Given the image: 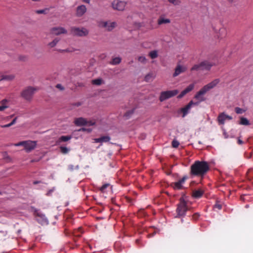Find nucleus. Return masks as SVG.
<instances>
[{"label":"nucleus","instance_id":"f257e3e1","mask_svg":"<svg viewBox=\"0 0 253 253\" xmlns=\"http://www.w3.org/2000/svg\"><path fill=\"white\" fill-rule=\"evenodd\" d=\"M210 166L207 162L196 161L190 167V175L200 176L202 178L210 170Z\"/></svg>","mask_w":253,"mask_h":253},{"label":"nucleus","instance_id":"f03ea898","mask_svg":"<svg viewBox=\"0 0 253 253\" xmlns=\"http://www.w3.org/2000/svg\"><path fill=\"white\" fill-rule=\"evenodd\" d=\"M220 82L219 79H216L212 82L204 85L199 91H198L194 96V98L198 99L200 102L204 101L206 98L202 97V95L205 94L208 91L214 87Z\"/></svg>","mask_w":253,"mask_h":253},{"label":"nucleus","instance_id":"7ed1b4c3","mask_svg":"<svg viewBox=\"0 0 253 253\" xmlns=\"http://www.w3.org/2000/svg\"><path fill=\"white\" fill-rule=\"evenodd\" d=\"M213 64L207 60H205L199 64H195L191 68V71L207 70L210 71Z\"/></svg>","mask_w":253,"mask_h":253},{"label":"nucleus","instance_id":"20e7f679","mask_svg":"<svg viewBox=\"0 0 253 253\" xmlns=\"http://www.w3.org/2000/svg\"><path fill=\"white\" fill-rule=\"evenodd\" d=\"M178 92L177 89L162 91L160 93L159 99L160 102H163L167 99L175 96L178 94Z\"/></svg>","mask_w":253,"mask_h":253},{"label":"nucleus","instance_id":"39448f33","mask_svg":"<svg viewBox=\"0 0 253 253\" xmlns=\"http://www.w3.org/2000/svg\"><path fill=\"white\" fill-rule=\"evenodd\" d=\"M36 88L29 86L23 90L21 93V96L25 100L30 101L33 98V95Z\"/></svg>","mask_w":253,"mask_h":253},{"label":"nucleus","instance_id":"423d86ee","mask_svg":"<svg viewBox=\"0 0 253 253\" xmlns=\"http://www.w3.org/2000/svg\"><path fill=\"white\" fill-rule=\"evenodd\" d=\"M71 33L74 36L84 37L88 34V31L84 28L72 27Z\"/></svg>","mask_w":253,"mask_h":253},{"label":"nucleus","instance_id":"0eeeda50","mask_svg":"<svg viewBox=\"0 0 253 253\" xmlns=\"http://www.w3.org/2000/svg\"><path fill=\"white\" fill-rule=\"evenodd\" d=\"M198 103H199L198 102H193V100H191L188 103L187 105H186L184 107L180 108L177 111V112L178 114L182 113V117H184L189 113V111L192 105H198Z\"/></svg>","mask_w":253,"mask_h":253},{"label":"nucleus","instance_id":"6e6552de","mask_svg":"<svg viewBox=\"0 0 253 253\" xmlns=\"http://www.w3.org/2000/svg\"><path fill=\"white\" fill-rule=\"evenodd\" d=\"M188 210L187 205H177L176 211L177 215L175 217L179 218L184 216L186 212Z\"/></svg>","mask_w":253,"mask_h":253},{"label":"nucleus","instance_id":"1a4fd4ad","mask_svg":"<svg viewBox=\"0 0 253 253\" xmlns=\"http://www.w3.org/2000/svg\"><path fill=\"white\" fill-rule=\"evenodd\" d=\"M194 88V84H189L186 88L182 90L180 93L177 96V99H181L187 93L191 91Z\"/></svg>","mask_w":253,"mask_h":253},{"label":"nucleus","instance_id":"9d476101","mask_svg":"<svg viewBox=\"0 0 253 253\" xmlns=\"http://www.w3.org/2000/svg\"><path fill=\"white\" fill-rule=\"evenodd\" d=\"M112 6L115 9L123 11L126 6V3L122 1H117L116 3L114 1L112 2Z\"/></svg>","mask_w":253,"mask_h":253},{"label":"nucleus","instance_id":"9b49d317","mask_svg":"<svg viewBox=\"0 0 253 253\" xmlns=\"http://www.w3.org/2000/svg\"><path fill=\"white\" fill-rule=\"evenodd\" d=\"M37 145L36 141H26L24 148L26 151L28 152L34 150Z\"/></svg>","mask_w":253,"mask_h":253},{"label":"nucleus","instance_id":"f8f14e48","mask_svg":"<svg viewBox=\"0 0 253 253\" xmlns=\"http://www.w3.org/2000/svg\"><path fill=\"white\" fill-rule=\"evenodd\" d=\"M75 125L77 126H84L87 125V121L84 118L80 117L76 118L74 122Z\"/></svg>","mask_w":253,"mask_h":253},{"label":"nucleus","instance_id":"ddd939ff","mask_svg":"<svg viewBox=\"0 0 253 253\" xmlns=\"http://www.w3.org/2000/svg\"><path fill=\"white\" fill-rule=\"evenodd\" d=\"M186 68L180 65H178L175 69V71L173 74V77H175L180 73H183L186 71Z\"/></svg>","mask_w":253,"mask_h":253},{"label":"nucleus","instance_id":"4468645a","mask_svg":"<svg viewBox=\"0 0 253 253\" xmlns=\"http://www.w3.org/2000/svg\"><path fill=\"white\" fill-rule=\"evenodd\" d=\"M86 11V8L84 5H81L77 8V15L79 17L83 16Z\"/></svg>","mask_w":253,"mask_h":253},{"label":"nucleus","instance_id":"2eb2a0df","mask_svg":"<svg viewBox=\"0 0 253 253\" xmlns=\"http://www.w3.org/2000/svg\"><path fill=\"white\" fill-rule=\"evenodd\" d=\"M204 191L201 189L194 190L192 192V196L196 199L201 198L204 194Z\"/></svg>","mask_w":253,"mask_h":253},{"label":"nucleus","instance_id":"dca6fc26","mask_svg":"<svg viewBox=\"0 0 253 253\" xmlns=\"http://www.w3.org/2000/svg\"><path fill=\"white\" fill-rule=\"evenodd\" d=\"M52 31L54 32L55 34L57 35H60L61 34H66L67 33V31L62 27L53 28Z\"/></svg>","mask_w":253,"mask_h":253},{"label":"nucleus","instance_id":"f3484780","mask_svg":"<svg viewBox=\"0 0 253 253\" xmlns=\"http://www.w3.org/2000/svg\"><path fill=\"white\" fill-rule=\"evenodd\" d=\"M170 186L174 189H182L183 188V186L182 185V183H180L179 181L174 183H171Z\"/></svg>","mask_w":253,"mask_h":253},{"label":"nucleus","instance_id":"a211bd4d","mask_svg":"<svg viewBox=\"0 0 253 253\" xmlns=\"http://www.w3.org/2000/svg\"><path fill=\"white\" fill-rule=\"evenodd\" d=\"M239 124L244 126H248L250 125V121L246 118L241 117H240V121L239 122Z\"/></svg>","mask_w":253,"mask_h":253},{"label":"nucleus","instance_id":"6ab92c4d","mask_svg":"<svg viewBox=\"0 0 253 253\" xmlns=\"http://www.w3.org/2000/svg\"><path fill=\"white\" fill-rule=\"evenodd\" d=\"M225 119L224 112L220 114L217 117L218 122L220 125H223L225 123Z\"/></svg>","mask_w":253,"mask_h":253},{"label":"nucleus","instance_id":"aec40b11","mask_svg":"<svg viewBox=\"0 0 253 253\" xmlns=\"http://www.w3.org/2000/svg\"><path fill=\"white\" fill-rule=\"evenodd\" d=\"M135 110V108H133L132 109L126 111L124 115V117L126 118V119H128L132 114H134V111Z\"/></svg>","mask_w":253,"mask_h":253},{"label":"nucleus","instance_id":"412c9836","mask_svg":"<svg viewBox=\"0 0 253 253\" xmlns=\"http://www.w3.org/2000/svg\"><path fill=\"white\" fill-rule=\"evenodd\" d=\"M170 20L169 19H165L164 17H160L158 20V24L159 25H162L163 24L169 23Z\"/></svg>","mask_w":253,"mask_h":253},{"label":"nucleus","instance_id":"4be33fe9","mask_svg":"<svg viewBox=\"0 0 253 253\" xmlns=\"http://www.w3.org/2000/svg\"><path fill=\"white\" fill-rule=\"evenodd\" d=\"M72 138L71 135H62L60 136L58 139L59 142H66L70 140Z\"/></svg>","mask_w":253,"mask_h":253},{"label":"nucleus","instance_id":"5701e85b","mask_svg":"<svg viewBox=\"0 0 253 253\" xmlns=\"http://www.w3.org/2000/svg\"><path fill=\"white\" fill-rule=\"evenodd\" d=\"M14 76L13 75H2L1 76V80L12 81L14 79Z\"/></svg>","mask_w":253,"mask_h":253},{"label":"nucleus","instance_id":"b1692460","mask_svg":"<svg viewBox=\"0 0 253 253\" xmlns=\"http://www.w3.org/2000/svg\"><path fill=\"white\" fill-rule=\"evenodd\" d=\"M226 36V30L224 28L219 29L218 38L222 39Z\"/></svg>","mask_w":253,"mask_h":253},{"label":"nucleus","instance_id":"393cba45","mask_svg":"<svg viewBox=\"0 0 253 253\" xmlns=\"http://www.w3.org/2000/svg\"><path fill=\"white\" fill-rule=\"evenodd\" d=\"M103 82V81L102 79L98 78V79L92 80V84L96 85H100L102 84Z\"/></svg>","mask_w":253,"mask_h":253},{"label":"nucleus","instance_id":"a878e982","mask_svg":"<svg viewBox=\"0 0 253 253\" xmlns=\"http://www.w3.org/2000/svg\"><path fill=\"white\" fill-rule=\"evenodd\" d=\"M149 55L152 59H155L158 56V51L157 50H152L149 53Z\"/></svg>","mask_w":253,"mask_h":253},{"label":"nucleus","instance_id":"bb28decb","mask_svg":"<svg viewBox=\"0 0 253 253\" xmlns=\"http://www.w3.org/2000/svg\"><path fill=\"white\" fill-rule=\"evenodd\" d=\"M121 58L119 57H115L112 59L111 63L113 65L119 64L121 62Z\"/></svg>","mask_w":253,"mask_h":253},{"label":"nucleus","instance_id":"cd10ccee","mask_svg":"<svg viewBox=\"0 0 253 253\" xmlns=\"http://www.w3.org/2000/svg\"><path fill=\"white\" fill-rule=\"evenodd\" d=\"M116 23L115 22H111L110 25L107 26V30L108 31H111L116 26Z\"/></svg>","mask_w":253,"mask_h":253},{"label":"nucleus","instance_id":"c85d7f7f","mask_svg":"<svg viewBox=\"0 0 253 253\" xmlns=\"http://www.w3.org/2000/svg\"><path fill=\"white\" fill-rule=\"evenodd\" d=\"M58 42H59V40H58L57 39H55L51 42H50L48 43V45L50 47H53L56 45V44L58 43Z\"/></svg>","mask_w":253,"mask_h":253},{"label":"nucleus","instance_id":"c756f323","mask_svg":"<svg viewBox=\"0 0 253 253\" xmlns=\"http://www.w3.org/2000/svg\"><path fill=\"white\" fill-rule=\"evenodd\" d=\"M78 131H85L88 133H90L92 131V129L91 128H86L84 127L81 128L77 130Z\"/></svg>","mask_w":253,"mask_h":253},{"label":"nucleus","instance_id":"7c9ffc66","mask_svg":"<svg viewBox=\"0 0 253 253\" xmlns=\"http://www.w3.org/2000/svg\"><path fill=\"white\" fill-rule=\"evenodd\" d=\"M49 9L48 8H44L43 9H40V10H37L36 11V13H37V14H46L47 13V12L48 11Z\"/></svg>","mask_w":253,"mask_h":253},{"label":"nucleus","instance_id":"2f4dec72","mask_svg":"<svg viewBox=\"0 0 253 253\" xmlns=\"http://www.w3.org/2000/svg\"><path fill=\"white\" fill-rule=\"evenodd\" d=\"M60 149L63 154H67L69 151V149L65 146H60Z\"/></svg>","mask_w":253,"mask_h":253},{"label":"nucleus","instance_id":"473e14b6","mask_svg":"<svg viewBox=\"0 0 253 253\" xmlns=\"http://www.w3.org/2000/svg\"><path fill=\"white\" fill-rule=\"evenodd\" d=\"M101 142H107L110 140V137L109 136H103L101 137Z\"/></svg>","mask_w":253,"mask_h":253},{"label":"nucleus","instance_id":"72a5a7b5","mask_svg":"<svg viewBox=\"0 0 253 253\" xmlns=\"http://www.w3.org/2000/svg\"><path fill=\"white\" fill-rule=\"evenodd\" d=\"M235 111L237 114H241L244 113L245 110L239 107H236L235 109Z\"/></svg>","mask_w":253,"mask_h":253},{"label":"nucleus","instance_id":"f704fd0d","mask_svg":"<svg viewBox=\"0 0 253 253\" xmlns=\"http://www.w3.org/2000/svg\"><path fill=\"white\" fill-rule=\"evenodd\" d=\"M168 1L175 5H179L181 3V1L180 0H168Z\"/></svg>","mask_w":253,"mask_h":253},{"label":"nucleus","instance_id":"c9c22d12","mask_svg":"<svg viewBox=\"0 0 253 253\" xmlns=\"http://www.w3.org/2000/svg\"><path fill=\"white\" fill-rule=\"evenodd\" d=\"M178 205H187V202L185 201L183 197H181L179 199V203Z\"/></svg>","mask_w":253,"mask_h":253},{"label":"nucleus","instance_id":"e433bc0d","mask_svg":"<svg viewBox=\"0 0 253 253\" xmlns=\"http://www.w3.org/2000/svg\"><path fill=\"white\" fill-rule=\"evenodd\" d=\"M18 60L20 61L25 62L27 60V57L25 55H19L18 56Z\"/></svg>","mask_w":253,"mask_h":253},{"label":"nucleus","instance_id":"4c0bfd02","mask_svg":"<svg viewBox=\"0 0 253 253\" xmlns=\"http://www.w3.org/2000/svg\"><path fill=\"white\" fill-rule=\"evenodd\" d=\"M110 185V184L109 183H106V184H103L100 188V190L101 191V192L102 193H104L105 191V189L108 187Z\"/></svg>","mask_w":253,"mask_h":253},{"label":"nucleus","instance_id":"58836bf2","mask_svg":"<svg viewBox=\"0 0 253 253\" xmlns=\"http://www.w3.org/2000/svg\"><path fill=\"white\" fill-rule=\"evenodd\" d=\"M179 145V143L178 141L176 140H173L172 141V146L173 147V148H177L178 147Z\"/></svg>","mask_w":253,"mask_h":253},{"label":"nucleus","instance_id":"ea45409f","mask_svg":"<svg viewBox=\"0 0 253 253\" xmlns=\"http://www.w3.org/2000/svg\"><path fill=\"white\" fill-rule=\"evenodd\" d=\"M3 158L5 160L10 161L11 158L8 155L7 152L5 151L2 153Z\"/></svg>","mask_w":253,"mask_h":253},{"label":"nucleus","instance_id":"a19ab883","mask_svg":"<svg viewBox=\"0 0 253 253\" xmlns=\"http://www.w3.org/2000/svg\"><path fill=\"white\" fill-rule=\"evenodd\" d=\"M138 60L139 62L143 63H145L146 62V58L145 56H139Z\"/></svg>","mask_w":253,"mask_h":253},{"label":"nucleus","instance_id":"79ce46f5","mask_svg":"<svg viewBox=\"0 0 253 253\" xmlns=\"http://www.w3.org/2000/svg\"><path fill=\"white\" fill-rule=\"evenodd\" d=\"M200 214L198 212H196L193 214L192 216V218L194 220H197L199 217H200Z\"/></svg>","mask_w":253,"mask_h":253},{"label":"nucleus","instance_id":"37998d69","mask_svg":"<svg viewBox=\"0 0 253 253\" xmlns=\"http://www.w3.org/2000/svg\"><path fill=\"white\" fill-rule=\"evenodd\" d=\"M214 208H217L218 210H221L222 208V205L219 204L218 201H216V204L214 206Z\"/></svg>","mask_w":253,"mask_h":253},{"label":"nucleus","instance_id":"c03bdc74","mask_svg":"<svg viewBox=\"0 0 253 253\" xmlns=\"http://www.w3.org/2000/svg\"><path fill=\"white\" fill-rule=\"evenodd\" d=\"M152 77V74L149 73L147 75H146L145 77V81L146 82H149L150 79Z\"/></svg>","mask_w":253,"mask_h":253},{"label":"nucleus","instance_id":"a18cd8bd","mask_svg":"<svg viewBox=\"0 0 253 253\" xmlns=\"http://www.w3.org/2000/svg\"><path fill=\"white\" fill-rule=\"evenodd\" d=\"M187 178L188 176L187 175H184L181 179L179 180V181L182 184Z\"/></svg>","mask_w":253,"mask_h":253},{"label":"nucleus","instance_id":"49530a36","mask_svg":"<svg viewBox=\"0 0 253 253\" xmlns=\"http://www.w3.org/2000/svg\"><path fill=\"white\" fill-rule=\"evenodd\" d=\"M95 124H96L95 122L90 121H87V125H88L89 126H92L95 125Z\"/></svg>","mask_w":253,"mask_h":253},{"label":"nucleus","instance_id":"de8ad7c7","mask_svg":"<svg viewBox=\"0 0 253 253\" xmlns=\"http://www.w3.org/2000/svg\"><path fill=\"white\" fill-rule=\"evenodd\" d=\"M56 87L60 89L61 90H63L64 89V87L61 84H57L56 85Z\"/></svg>","mask_w":253,"mask_h":253},{"label":"nucleus","instance_id":"09e8293b","mask_svg":"<svg viewBox=\"0 0 253 253\" xmlns=\"http://www.w3.org/2000/svg\"><path fill=\"white\" fill-rule=\"evenodd\" d=\"M26 143V141H21V142H19L17 144H15V145L16 146H20V145H22V146H24V147H25V144Z\"/></svg>","mask_w":253,"mask_h":253},{"label":"nucleus","instance_id":"8fccbe9b","mask_svg":"<svg viewBox=\"0 0 253 253\" xmlns=\"http://www.w3.org/2000/svg\"><path fill=\"white\" fill-rule=\"evenodd\" d=\"M12 125H11L10 123L8 124L5 125H1L0 126V127L1 128H5V127H8L11 126Z\"/></svg>","mask_w":253,"mask_h":253},{"label":"nucleus","instance_id":"3c124183","mask_svg":"<svg viewBox=\"0 0 253 253\" xmlns=\"http://www.w3.org/2000/svg\"><path fill=\"white\" fill-rule=\"evenodd\" d=\"M7 100L6 99H2L1 101H0V104H2V105H5V103L6 102H7Z\"/></svg>","mask_w":253,"mask_h":253},{"label":"nucleus","instance_id":"603ef678","mask_svg":"<svg viewBox=\"0 0 253 253\" xmlns=\"http://www.w3.org/2000/svg\"><path fill=\"white\" fill-rule=\"evenodd\" d=\"M8 107L6 105H2L0 106V111H3L5 109L7 108Z\"/></svg>","mask_w":253,"mask_h":253},{"label":"nucleus","instance_id":"864d4df0","mask_svg":"<svg viewBox=\"0 0 253 253\" xmlns=\"http://www.w3.org/2000/svg\"><path fill=\"white\" fill-rule=\"evenodd\" d=\"M81 104H82V103L81 102H78L73 104L72 105L75 106L79 107V106H81Z\"/></svg>","mask_w":253,"mask_h":253},{"label":"nucleus","instance_id":"5fc2aeb1","mask_svg":"<svg viewBox=\"0 0 253 253\" xmlns=\"http://www.w3.org/2000/svg\"><path fill=\"white\" fill-rule=\"evenodd\" d=\"M224 117H225V119H228V120H232V117L230 116H229V115H226L224 114Z\"/></svg>","mask_w":253,"mask_h":253},{"label":"nucleus","instance_id":"6e6d98bb","mask_svg":"<svg viewBox=\"0 0 253 253\" xmlns=\"http://www.w3.org/2000/svg\"><path fill=\"white\" fill-rule=\"evenodd\" d=\"M17 119V117H16L12 121V122L10 123L11 125H14L16 122V120Z\"/></svg>","mask_w":253,"mask_h":253},{"label":"nucleus","instance_id":"4d7b16f0","mask_svg":"<svg viewBox=\"0 0 253 253\" xmlns=\"http://www.w3.org/2000/svg\"><path fill=\"white\" fill-rule=\"evenodd\" d=\"M53 190H54V188H53L52 189L49 190L46 195L47 196H49L50 195V194L51 193V192L53 191Z\"/></svg>","mask_w":253,"mask_h":253},{"label":"nucleus","instance_id":"13d9d810","mask_svg":"<svg viewBox=\"0 0 253 253\" xmlns=\"http://www.w3.org/2000/svg\"><path fill=\"white\" fill-rule=\"evenodd\" d=\"M238 143L239 144H243L244 143V142L239 137L238 138Z\"/></svg>","mask_w":253,"mask_h":253},{"label":"nucleus","instance_id":"bf43d9fd","mask_svg":"<svg viewBox=\"0 0 253 253\" xmlns=\"http://www.w3.org/2000/svg\"><path fill=\"white\" fill-rule=\"evenodd\" d=\"M95 141L96 142H101V137L95 139Z\"/></svg>","mask_w":253,"mask_h":253},{"label":"nucleus","instance_id":"052dcab7","mask_svg":"<svg viewBox=\"0 0 253 253\" xmlns=\"http://www.w3.org/2000/svg\"><path fill=\"white\" fill-rule=\"evenodd\" d=\"M103 26L104 27H106L107 28V26H108V23H107V22H104L103 23Z\"/></svg>","mask_w":253,"mask_h":253},{"label":"nucleus","instance_id":"680f3d73","mask_svg":"<svg viewBox=\"0 0 253 253\" xmlns=\"http://www.w3.org/2000/svg\"><path fill=\"white\" fill-rule=\"evenodd\" d=\"M41 182V181H33V184L35 185V184H37L38 183H40Z\"/></svg>","mask_w":253,"mask_h":253},{"label":"nucleus","instance_id":"e2e57ef3","mask_svg":"<svg viewBox=\"0 0 253 253\" xmlns=\"http://www.w3.org/2000/svg\"><path fill=\"white\" fill-rule=\"evenodd\" d=\"M246 195H242L241 196V197H240V199L241 200H243V201H244L245 200V199H244V196H245Z\"/></svg>","mask_w":253,"mask_h":253},{"label":"nucleus","instance_id":"0e129e2a","mask_svg":"<svg viewBox=\"0 0 253 253\" xmlns=\"http://www.w3.org/2000/svg\"><path fill=\"white\" fill-rule=\"evenodd\" d=\"M82 0L84 2H86L88 3L89 2V0Z\"/></svg>","mask_w":253,"mask_h":253},{"label":"nucleus","instance_id":"69168bd1","mask_svg":"<svg viewBox=\"0 0 253 253\" xmlns=\"http://www.w3.org/2000/svg\"><path fill=\"white\" fill-rule=\"evenodd\" d=\"M78 86H83L84 84L83 83H78Z\"/></svg>","mask_w":253,"mask_h":253},{"label":"nucleus","instance_id":"338daca9","mask_svg":"<svg viewBox=\"0 0 253 253\" xmlns=\"http://www.w3.org/2000/svg\"><path fill=\"white\" fill-rule=\"evenodd\" d=\"M39 160H31V162L32 163H33V162H38Z\"/></svg>","mask_w":253,"mask_h":253},{"label":"nucleus","instance_id":"774afa93","mask_svg":"<svg viewBox=\"0 0 253 253\" xmlns=\"http://www.w3.org/2000/svg\"><path fill=\"white\" fill-rule=\"evenodd\" d=\"M182 197H183L184 198H185V197L186 198L185 194H184V193H182Z\"/></svg>","mask_w":253,"mask_h":253}]
</instances>
